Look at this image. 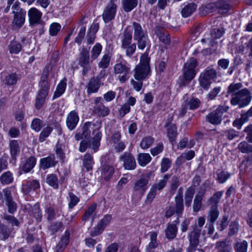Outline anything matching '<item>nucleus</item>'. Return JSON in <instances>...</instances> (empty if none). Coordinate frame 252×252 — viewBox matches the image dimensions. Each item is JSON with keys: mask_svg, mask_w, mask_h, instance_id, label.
I'll return each instance as SVG.
<instances>
[{"mask_svg": "<svg viewBox=\"0 0 252 252\" xmlns=\"http://www.w3.org/2000/svg\"><path fill=\"white\" fill-rule=\"evenodd\" d=\"M10 154L13 158L17 157L20 153V147L15 140H11L9 143Z\"/></svg>", "mask_w": 252, "mask_h": 252, "instance_id": "nucleus-41", "label": "nucleus"}, {"mask_svg": "<svg viewBox=\"0 0 252 252\" xmlns=\"http://www.w3.org/2000/svg\"><path fill=\"white\" fill-rule=\"evenodd\" d=\"M111 220V216H105L98 222L97 225L91 231V235L92 236H97L101 234L107 225L110 223Z\"/></svg>", "mask_w": 252, "mask_h": 252, "instance_id": "nucleus-14", "label": "nucleus"}, {"mask_svg": "<svg viewBox=\"0 0 252 252\" xmlns=\"http://www.w3.org/2000/svg\"><path fill=\"white\" fill-rule=\"evenodd\" d=\"M77 60L78 64L83 67V74L85 75L91 67L90 64L89 52L87 48H83L80 50Z\"/></svg>", "mask_w": 252, "mask_h": 252, "instance_id": "nucleus-9", "label": "nucleus"}, {"mask_svg": "<svg viewBox=\"0 0 252 252\" xmlns=\"http://www.w3.org/2000/svg\"><path fill=\"white\" fill-rule=\"evenodd\" d=\"M175 205L174 207L175 213L178 217H180L182 215L184 210L183 199L182 195V189L180 188L178 190L177 194L175 197Z\"/></svg>", "mask_w": 252, "mask_h": 252, "instance_id": "nucleus-17", "label": "nucleus"}, {"mask_svg": "<svg viewBox=\"0 0 252 252\" xmlns=\"http://www.w3.org/2000/svg\"><path fill=\"white\" fill-rule=\"evenodd\" d=\"M114 169L112 166L107 165L103 167L101 174L105 180H108L112 175L113 173H114Z\"/></svg>", "mask_w": 252, "mask_h": 252, "instance_id": "nucleus-53", "label": "nucleus"}, {"mask_svg": "<svg viewBox=\"0 0 252 252\" xmlns=\"http://www.w3.org/2000/svg\"><path fill=\"white\" fill-rule=\"evenodd\" d=\"M151 159L152 158L149 154L140 153L138 155V162L141 166H145L151 161Z\"/></svg>", "mask_w": 252, "mask_h": 252, "instance_id": "nucleus-27", "label": "nucleus"}, {"mask_svg": "<svg viewBox=\"0 0 252 252\" xmlns=\"http://www.w3.org/2000/svg\"><path fill=\"white\" fill-rule=\"evenodd\" d=\"M49 90L40 89L36 95L34 104L35 108L41 109L45 104L46 98L48 95Z\"/></svg>", "mask_w": 252, "mask_h": 252, "instance_id": "nucleus-18", "label": "nucleus"}, {"mask_svg": "<svg viewBox=\"0 0 252 252\" xmlns=\"http://www.w3.org/2000/svg\"><path fill=\"white\" fill-rule=\"evenodd\" d=\"M154 142V139L151 136H146L143 138L140 143V147L144 150L150 148Z\"/></svg>", "mask_w": 252, "mask_h": 252, "instance_id": "nucleus-44", "label": "nucleus"}, {"mask_svg": "<svg viewBox=\"0 0 252 252\" xmlns=\"http://www.w3.org/2000/svg\"><path fill=\"white\" fill-rule=\"evenodd\" d=\"M224 33L223 28H215L210 33L205 34L204 37L201 40V42L206 43L212 47L215 46L218 43L216 40L220 38Z\"/></svg>", "mask_w": 252, "mask_h": 252, "instance_id": "nucleus-5", "label": "nucleus"}, {"mask_svg": "<svg viewBox=\"0 0 252 252\" xmlns=\"http://www.w3.org/2000/svg\"><path fill=\"white\" fill-rule=\"evenodd\" d=\"M117 0H109V2L104 9L102 17L105 23H108L114 19L116 11Z\"/></svg>", "mask_w": 252, "mask_h": 252, "instance_id": "nucleus-10", "label": "nucleus"}, {"mask_svg": "<svg viewBox=\"0 0 252 252\" xmlns=\"http://www.w3.org/2000/svg\"><path fill=\"white\" fill-rule=\"evenodd\" d=\"M203 195V194H197L195 195L192 206L193 211L194 212L197 213L201 209Z\"/></svg>", "mask_w": 252, "mask_h": 252, "instance_id": "nucleus-40", "label": "nucleus"}, {"mask_svg": "<svg viewBox=\"0 0 252 252\" xmlns=\"http://www.w3.org/2000/svg\"><path fill=\"white\" fill-rule=\"evenodd\" d=\"M99 87V81L96 79L92 78L88 85L87 93L88 94L96 93Z\"/></svg>", "mask_w": 252, "mask_h": 252, "instance_id": "nucleus-25", "label": "nucleus"}, {"mask_svg": "<svg viewBox=\"0 0 252 252\" xmlns=\"http://www.w3.org/2000/svg\"><path fill=\"white\" fill-rule=\"evenodd\" d=\"M66 87V79L63 78L58 84L54 92L53 99L60 97L64 92Z\"/></svg>", "mask_w": 252, "mask_h": 252, "instance_id": "nucleus-22", "label": "nucleus"}, {"mask_svg": "<svg viewBox=\"0 0 252 252\" xmlns=\"http://www.w3.org/2000/svg\"><path fill=\"white\" fill-rule=\"evenodd\" d=\"M18 77L16 73H12L5 76L4 83L8 85H13L16 83Z\"/></svg>", "mask_w": 252, "mask_h": 252, "instance_id": "nucleus-54", "label": "nucleus"}, {"mask_svg": "<svg viewBox=\"0 0 252 252\" xmlns=\"http://www.w3.org/2000/svg\"><path fill=\"white\" fill-rule=\"evenodd\" d=\"M217 8L219 12L223 14L227 12L230 9V4L224 0H220L217 2Z\"/></svg>", "mask_w": 252, "mask_h": 252, "instance_id": "nucleus-42", "label": "nucleus"}, {"mask_svg": "<svg viewBox=\"0 0 252 252\" xmlns=\"http://www.w3.org/2000/svg\"><path fill=\"white\" fill-rule=\"evenodd\" d=\"M8 48L10 54H17L21 51L22 46L19 42L12 40L10 42Z\"/></svg>", "mask_w": 252, "mask_h": 252, "instance_id": "nucleus-34", "label": "nucleus"}, {"mask_svg": "<svg viewBox=\"0 0 252 252\" xmlns=\"http://www.w3.org/2000/svg\"><path fill=\"white\" fill-rule=\"evenodd\" d=\"M170 177V176L169 174L164 175L162 179L157 181L152 186L151 188L157 192L161 190L165 187Z\"/></svg>", "mask_w": 252, "mask_h": 252, "instance_id": "nucleus-21", "label": "nucleus"}, {"mask_svg": "<svg viewBox=\"0 0 252 252\" xmlns=\"http://www.w3.org/2000/svg\"><path fill=\"white\" fill-rule=\"evenodd\" d=\"M94 110L95 113L101 117L106 116L110 113L109 108L104 104L100 105L98 107H94Z\"/></svg>", "mask_w": 252, "mask_h": 252, "instance_id": "nucleus-39", "label": "nucleus"}, {"mask_svg": "<svg viewBox=\"0 0 252 252\" xmlns=\"http://www.w3.org/2000/svg\"><path fill=\"white\" fill-rule=\"evenodd\" d=\"M56 164L55 158L53 157L49 156L40 159V165L41 168L46 169L54 166Z\"/></svg>", "mask_w": 252, "mask_h": 252, "instance_id": "nucleus-24", "label": "nucleus"}, {"mask_svg": "<svg viewBox=\"0 0 252 252\" xmlns=\"http://www.w3.org/2000/svg\"><path fill=\"white\" fill-rule=\"evenodd\" d=\"M132 35L130 32L126 31L124 35V38L122 41V47H126V46H128L129 45L132 44Z\"/></svg>", "mask_w": 252, "mask_h": 252, "instance_id": "nucleus-56", "label": "nucleus"}, {"mask_svg": "<svg viewBox=\"0 0 252 252\" xmlns=\"http://www.w3.org/2000/svg\"><path fill=\"white\" fill-rule=\"evenodd\" d=\"M158 235V232L152 231L149 232L147 236L149 239V242L148 244V246L157 248L158 245V242L157 241V236Z\"/></svg>", "mask_w": 252, "mask_h": 252, "instance_id": "nucleus-29", "label": "nucleus"}, {"mask_svg": "<svg viewBox=\"0 0 252 252\" xmlns=\"http://www.w3.org/2000/svg\"><path fill=\"white\" fill-rule=\"evenodd\" d=\"M114 73L117 75V80L121 83H125L128 80L131 75L130 67L126 63L120 62L113 66Z\"/></svg>", "mask_w": 252, "mask_h": 252, "instance_id": "nucleus-3", "label": "nucleus"}, {"mask_svg": "<svg viewBox=\"0 0 252 252\" xmlns=\"http://www.w3.org/2000/svg\"><path fill=\"white\" fill-rule=\"evenodd\" d=\"M28 15L30 24L34 26L40 23L42 13L37 8L32 7L29 10Z\"/></svg>", "mask_w": 252, "mask_h": 252, "instance_id": "nucleus-15", "label": "nucleus"}, {"mask_svg": "<svg viewBox=\"0 0 252 252\" xmlns=\"http://www.w3.org/2000/svg\"><path fill=\"white\" fill-rule=\"evenodd\" d=\"M133 28L134 30L133 38L134 40L147 35V34L144 32L139 24L134 22L133 23Z\"/></svg>", "mask_w": 252, "mask_h": 252, "instance_id": "nucleus-28", "label": "nucleus"}, {"mask_svg": "<svg viewBox=\"0 0 252 252\" xmlns=\"http://www.w3.org/2000/svg\"><path fill=\"white\" fill-rule=\"evenodd\" d=\"M197 61L194 58H190L184 64L183 69L184 78L190 81L195 76L198 70L196 69Z\"/></svg>", "mask_w": 252, "mask_h": 252, "instance_id": "nucleus-7", "label": "nucleus"}, {"mask_svg": "<svg viewBox=\"0 0 252 252\" xmlns=\"http://www.w3.org/2000/svg\"><path fill=\"white\" fill-rule=\"evenodd\" d=\"M14 18L12 22V26L15 29H19L25 22L26 12L25 10L20 9L19 11L15 12L14 10Z\"/></svg>", "mask_w": 252, "mask_h": 252, "instance_id": "nucleus-13", "label": "nucleus"}, {"mask_svg": "<svg viewBox=\"0 0 252 252\" xmlns=\"http://www.w3.org/2000/svg\"><path fill=\"white\" fill-rule=\"evenodd\" d=\"M200 234V229H196L192 231L189 235L190 245L187 252H194L198 244V238Z\"/></svg>", "mask_w": 252, "mask_h": 252, "instance_id": "nucleus-16", "label": "nucleus"}, {"mask_svg": "<svg viewBox=\"0 0 252 252\" xmlns=\"http://www.w3.org/2000/svg\"><path fill=\"white\" fill-rule=\"evenodd\" d=\"M99 127H97V131L94 135L93 141H92V149H93L94 152H96L99 146H100V141L101 138V133L99 131Z\"/></svg>", "mask_w": 252, "mask_h": 252, "instance_id": "nucleus-36", "label": "nucleus"}, {"mask_svg": "<svg viewBox=\"0 0 252 252\" xmlns=\"http://www.w3.org/2000/svg\"><path fill=\"white\" fill-rule=\"evenodd\" d=\"M152 174L153 172L151 171L147 174H143L141 177L135 182L133 188L134 193L138 194L140 196L143 195L147 189V185Z\"/></svg>", "mask_w": 252, "mask_h": 252, "instance_id": "nucleus-6", "label": "nucleus"}, {"mask_svg": "<svg viewBox=\"0 0 252 252\" xmlns=\"http://www.w3.org/2000/svg\"><path fill=\"white\" fill-rule=\"evenodd\" d=\"M219 212L217 205H212L209 212L208 218L210 221L214 222L218 218Z\"/></svg>", "mask_w": 252, "mask_h": 252, "instance_id": "nucleus-46", "label": "nucleus"}, {"mask_svg": "<svg viewBox=\"0 0 252 252\" xmlns=\"http://www.w3.org/2000/svg\"><path fill=\"white\" fill-rule=\"evenodd\" d=\"M79 120L78 114L75 111H71L67 116L66 126L70 130H73L76 127Z\"/></svg>", "mask_w": 252, "mask_h": 252, "instance_id": "nucleus-20", "label": "nucleus"}, {"mask_svg": "<svg viewBox=\"0 0 252 252\" xmlns=\"http://www.w3.org/2000/svg\"><path fill=\"white\" fill-rule=\"evenodd\" d=\"M102 47L99 43H96L91 51V58L95 60L99 56L102 51Z\"/></svg>", "mask_w": 252, "mask_h": 252, "instance_id": "nucleus-45", "label": "nucleus"}, {"mask_svg": "<svg viewBox=\"0 0 252 252\" xmlns=\"http://www.w3.org/2000/svg\"><path fill=\"white\" fill-rule=\"evenodd\" d=\"M42 126V122L39 119H34L32 122L31 127L35 131H39Z\"/></svg>", "mask_w": 252, "mask_h": 252, "instance_id": "nucleus-62", "label": "nucleus"}, {"mask_svg": "<svg viewBox=\"0 0 252 252\" xmlns=\"http://www.w3.org/2000/svg\"><path fill=\"white\" fill-rule=\"evenodd\" d=\"M122 3L125 11L128 12L137 5L138 0H123Z\"/></svg>", "mask_w": 252, "mask_h": 252, "instance_id": "nucleus-35", "label": "nucleus"}, {"mask_svg": "<svg viewBox=\"0 0 252 252\" xmlns=\"http://www.w3.org/2000/svg\"><path fill=\"white\" fill-rule=\"evenodd\" d=\"M248 247V242L245 240H243L236 243L235 251L236 252H247Z\"/></svg>", "mask_w": 252, "mask_h": 252, "instance_id": "nucleus-50", "label": "nucleus"}, {"mask_svg": "<svg viewBox=\"0 0 252 252\" xmlns=\"http://www.w3.org/2000/svg\"><path fill=\"white\" fill-rule=\"evenodd\" d=\"M110 61V56L107 54L104 55L98 63V66L103 69L106 68L109 65Z\"/></svg>", "mask_w": 252, "mask_h": 252, "instance_id": "nucleus-55", "label": "nucleus"}, {"mask_svg": "<svg viewBox=\"0 0 252 252\" xmlns=\"http://www.w3.org/2000/svg\"><path fill=\"white\" fill-rule=\"evenodd\" d=\"M165 235L168 239H172L176 236L177 227L174 224H169L165 229Z\"/></svg>", "mask_w": 252, "mask_h": 252, "instance_id": "nucleus-33", "label": "nucleus"}, {"mask_svg": "<svg viewBox=\"0 0 252 252\" xmlns=\"http://www.w3.org/2000/svg\"><path fill=\"white\" fill-rule=\"evenodd\" d=\"M49 70V67H46L43 71L39 83L40 89L49 90L50 85L48 83Z\"/></svg>", "mask_w": 252, "mask_h": 252, "instance_id": "nucleus-23", "label": "nucleus"}, {"mask_svg": "<svg viewBox=\"0 0 252 252\" xmlns=\"http://www.w3.org/2000/svg\"><path fill=\"white\" fill-rule=\"evenodd\" d=\"M150 59L147 54H143L140 58V63L134 69V78L142 81L150 75Z\"/></svg>", "mask_w": 252, "mask_h": 252, "instance_id": "nucleus-2", "label": "nucleus"}, {"mask_svg": "<svg viewBox=\"0 0 252 252\" xmlns=\"http://www.w3.org/2000/svg\"><path fill=\"white\" fill-rule=\"evenodd\" d=\"M36 162V158L34 157H30L26 160L23 165V170L26 173L30 172L34 167Z\"/></svg>", "mask_w": 252, "mask_h": 252, "instance_id": "nucleus-30", "label": "nucleus"}, {"mask_svg": "<svg viewBox=\"0 0 252 252\" xmlns=\"http://www.w3.org/2000/svg\"><path fill=\"white\" fill-rule=\"evenodd\" d=\"M96 208V204L94 203L91 205L85 211L84 216L82 217L83 221L88 220L92 218V221L94 220V214Z\"/></svg>", "mask_w": 252, "mask_h": 252, "instance_id": "nucleus-32", "label": "nucleus"}, {"mask_svg": "<svg viewBox=\"0 0 252 252\" xmlns=\"http://www.w3.org/2000/svg\"><path fill=\"white\" fill-rule=\"evenodd\" d=\"M61 26L58 23H52L49 27V33L51 36L56 35L60 31Z\"/></svg>", "mask_w": 252, "mask_h": 252, "instance_id": "nucleus-57", "label": "nucleus"}, {"mask_svg": "<svg viewBox=\"0 0 252 252\" xmlns=\"http://www.w3.org/2000/svg\"><path fill=\"white\" fill-rule=\"evenodd\" d=\"M46 182L54 189L58 188V178L55 174H49L46 178Z\"/></svg>", "mask_w": 252, "mask_h": 252, "instance_id": "nucleus-51", "label": "nucleus"}, {"mask_svg": "<svg viewBox=\"0 0 252 252\" xmlns=\"http://www.w3.org/2000/svg\"><path fill=\"white\" fill-rule=\"evenodd\" d=\"M194 193L195 190L192 188H189L186 190L185 194V202L187 207L190 206Z\"/></svg>", "mask_w": 252, "mask_h": 252, "instance_id": "nucleus-38", "label": "nucleus"}, {"mask_svg": "<svg viewBox=\"0 0 252 252\" xmlns=\"http://www.w3.org/2000/svg\"><path fill=\"white\" fill-rule=\"evenodd\" d=\"M188 104L190 109H196L199 107L200 104V101L197 98L192 97L189 99Z\"/></svg>", "mask_w": 252, "mask_h": 252, "instance_id": "nucleus-61", "label": "nucleus"}, {"mask_svg": "<svg viewBox=\"0 0 252 252\" xmlns=\"http://www.w3.org/2000/svg\"><path fill=\"white\" fill-rule=\"evenodd\" d=\"M230 175L227 172L222 171L218 174L217 179L220 183H223L230 177Z\"/></svg>", "mask_w": 252, "mask_h": 252, "instance_id": "nucleus-64", "label": "nucleus"}, {"mask_svg": "<svg viewBox=\"0 0 252 252\" xmlns=\"http://www.w3.org/2000/svg\"><path fill=\"white\" fill-rule=\"evenodd\" d=\"M228 107L219 106L215 111L206 116L207 120L214 125H218L221 123L222 114L228 110Z\"/></svg>", "mask_w": 252, "mask_h": 252, "instance_id": "nucleus-11", "label": "nucleus"}, {"mask_svg": "<svg viewBox=\"0 0 252 252\" xmlns=\"http://www.w3.org/2000/svg\"><path fill=\"white\" fill-rule=\"evenodd\" d=\"M4 199L6 201V204L8 207V212L10 213H13L16 211L17 205L12 199L11 192L8 189H4Z\"/></svg>", "mask_w": 252, "mask_h": 252, "instance_id": "nucleus-19", "label": "nucleus"}, {"mask_svg": "<svg viewBox=\"0 0 252 252\" xmlns=\"http://www.w3.org/2000/svg\"><path fill=\"white\" fill-rule=\"evenodd\" d=\"M52 131V128L50 126L44 128L40 134L39 140L40 142H43L45 139L49 136Z\"/></svg>", "mask_w": 252, "mask_h": 252, "instance_id": "nucleus-59", "label": "nucleus"}, {"mask_svg": "<svg viewBox=\"0 0 252 252\" xmlns=\"http://www.w3.org/2000/svg\"><path fill=\"white\" fill-rule=\"evenodd\" d=\"M216 75L217 72L213 68L205 70L200 74L198 79L200 86L203 89L207 90Z\"/></svg>", "mask_w": 252, "mask_h": 252, "instance_id": "nucleus-4", "label": "nucleus"}, {"mask_svg": "<svg viewBox=\"0 0 252 252\" xmlns=\"http://www.w3.org/2000/svg\"><path fill=\"white\" fill-rule=\"evenodd\" d=\"M120 159L123 162L125 169L133 170L136 166V163L134 157L129 153H125L120 157Z\"/></svg>", "mask_w": 252, "mask_h": 252, "instance_id": "nucleus-12", "label": "nucleus"}, {"mask_svg": "<svg viewBox=\"0 0 252 252\" xmlns=\"http://www.w3.org/2000/svg\"><path fill=\"white\" fill-rule=\"evenodd\" d=\"M94 163L93 157L90 154H86L84 157L83 164L87 170L92 169Z\"/></svg>", "mask_w": 252, "mask_h": 252, "instance_id": "nucleus-47", "label": "nucleus"}, {"mask_svg": "<svg viewBox=\"0 0 252 252\" xmlns=\"http://www.w3.org/2000/svg\"><path fill=\"white\" fill-rule=\"evenodd\" d=\"M238 148L243 153L252 152V145L249 144L246 141H242L240 143Z\"/></svg>", "mask_w": 252, "mask_h": 252, "instance_id": "nucleus-49", "label": "nucleus"}, {"mask_svg": "<svg viewBox=\"0 0 252 252\" xmlns=\"http://www.w3.org/2000/svg\"><path fill=\"white\" fill-rule=\"evenodd\" d=\"M13 180L12 174L7 171L3 173L0 177V181L3 184H8L11 183Z\"/></svg>", "mask_w": 252, "mask_h": 252, "instance_id": "nucleus-48", "label": "nucleus"}, {"mask_svg": "<svg viewBox=\"0 0 252 252\" xmlns=\"http://www.w3.org/2000/svg\"><path fill=\"white\" fill-rule=\"evenodd\" d=\"M69 233L65 231L64 235L62 237L61 241L57 246V252H62L67 246L69 242Z\"/></svg>", "mask_w": 252, "mask_h": 252, "instance_id": "nucleus-37", "label": "nucleus"}, {"mask_svg": "<svg viewBox=\"0 0 252 252\" xmlns=\"http://www.w3.org/2000/svg\"><path fill=\"white\" fill-rule=\"evenodd\" d=\"M137 42L138 48L140 50H143L149 44V41L148 35L140 37L138 39H135Z\"/></svg>", "mask_w": 252, "mask_h": 252, "instance_id": "nucleus-52", "label": "nucleus"}, {"mask_svg": "<svg viewBox=\"0 0 252 252\" xmlns=\"http://www.w3.org/2000/svg\"><path fill=\"white\" fill-rule=\"evenodd\" d=\"M31 214L37 220H40L42 214L38 204H35L31 210Z\"/></svg>", "mask_w": 252, "mask_h": 252, "instance_id": "nucleus-58", "label": "nucleus"}, {"mask_svg": "<svg viewBox=\"0 0 252 252\" xmlns=\"http://www.w3.org/2000/svg\"><path fill=\"white\" fill-rule=\"evenodd\" d=\"M216 247L218 250V252H231L232 251L231 244L226 241L218 242Z\"/></svg>", "mask_w": 252, "mask_h": 252, "instance_id": "nucleus-26", "label": "nucleus"}, {"mask_svg": "<svg viewBox=\"0 0 252 252\" xmlns=\"http://www.w3.org/2000/svg\"><path fill=\"white\" fill-rule=\"evenodd\" d=\"M97 127L99 126L98 125L92 124L90 122L86 123L82 126L81 130L76 133L75 139L78 141L80 139L89 138L92 130H93V134L95 135L97 130Z\"/></svg>", "mask_w": 252, "mask_h": 252, "instance_id": "nucleus-8", "label": "nucleus"}, {"mask_svg": "<svg viewBox=\"0 0 252 252\" xmlns=\"http://www.w3.org/2000/svg\"><path fill=\"white\" fill-rule=\"evenodd\" d=\"M158 36L159 40L163 43L166 45L169 44L170 39L167 32H160L158 33Z\"/></svg>", "mask_w": 252, "mask_h": 252, "instance_id": "nucleus-63", "label": "nucleus"}, {"mask_svg": "<svg viewBox=\"0 0 252 252\" xmlns=\"http://www.w3.org/2000/svg\"><path fill=\"white\" fill-rule=\"evenodd\" d=\"M167 136L170 142L175 141L177 135V130L176 126L173 124L167 126Z\"/></svg>", "mask_w": 252, "mask_h": 252, "instance_id": "nucleus-31", "label": "nucleus"}, {"mask_svg": "<svg viewBox=\"0 0 252 252\" xmlns=\"http://www.w3.org/2000/svg\"><path fill=\"white\" fill-rule=\"evenodd\" d=\"M196 6L194 3H190L184 7L182 10V16L188 17L190 16L196 9Z\"/></svg>", "mask_w": 252, "mask_h": 252, "instance_id": "nucleus-43", "label": "nucleus"}, {"mask_svg": "<svg viewBox=\"0 0 252 252\" xmlns=\"http://www.w3.org/2000/svg\"><path fill=\"white\" fill-rule=\"evenodd\" d=\"M171 164V160L168 158H164L161 162V172L164 173L168 170L170 167Z\"/></svg>", "mask_w": 252, "mask_h": 252, "instance_id": "nucleus-60", "label": "nucleus"}, {"mask_svg": "<svg viewBox=\"0 0 252 252\" xmlns=\"http://www.w3.org/2000/svg\"><path fill=\"white\" fill-rule=\"evenodd\" d=\"M242 87L240 83L231 84L228 87L227 94L232 95L231 103L233 105H238L240 107H243L248 105L252 100L250 92L247 89L239 90Z\"/></svg>", "mask_w": 252, "mask_h": 252, "instance_id": "nucleus-1", "label": "nucleus"}]
</instances>
